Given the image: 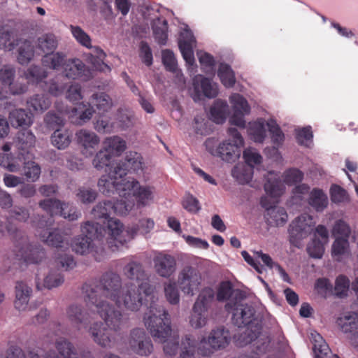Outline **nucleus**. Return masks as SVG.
<instances>
[{
	"mask_svg": "<svg viewBox=\"0 0 358 358\" xmlns=\"http://www.w3.org/2000/svg\"><path fill=\"white\" fill-rule=\"evenodd\" d=\"M153 34L159 45L166 43L168 39V23L166 20H164L159 26L156 25L153 27Z\"/></svg>",
	"mask_w": 358,
	"mask_h": 358,
	"instance_id": "64",
	"label": "nucleus"
},
{
	"mask_svg": "<svg viewBox=\"0 0 358 358\" xmlns=\"http://www.w3.org/2000/svg\"><path fill=\"white\" fill-rule=\"evenodd\" d=\"M85 302L90 308L94 307L98 315L103 320L102 322H94L89 329L93 341L102 348H110L115 343V336L112 331L117 332L125 323L121 311L113 305L98 300L96 290L91 286L85 285L83 287Z\"/></svg>",
	"mask_w": 358,
	"mask_h": 358,
	"instance_id": "2",
	"label": "nucleus"
},
{
	"mask_svg": "<svg viewBox=\"0 0 358 358\" xmlns=\"http://www.w3.org/2000/svg\"><path fill=\"white\" fill-rule=\"evenodd\" d=\"M131 350L140 356H148L153 351L150 338L146 336L144 329L136 328L131 331L129 338Z\"/></svg>",
	"mask_w": 358,
	"mask_h": 358,
	"instance_id": "16",
	"label": "nucleus"
},
{
	"mask_svg": "<svg viewBox=\"0 0 358 358\" xmlns=\"http://www.w3.org/2000/svg\"><path fill=\"white\" fill-rule=\"evenodd\" d=\"M85 285L95 289L98 300L109 303L101 299L103 296L115 301L118 307L123 306L131 311L138 310L143 304L148 308L152 301H158L154 296V287L148 282L141 283L137 289L132 285H126L125 288L122 291V279L117 273L112 271L102 274L99 285L85 282L82 287L84 298L85 294L83 287Z\"/></svg>",
	"mask_w": 358,
	"mask_h": 358,
	"instance_id": "1",
	"label": "nucleus"
},
{
	"mask_svg": "<svg viewBox=\"0 0 358 358\" xmlns=\"http://www.w3.org/2000/svg\"><path fill=\"white\" fill-rule=\"evenodd\" d=\"M66 55L60 52H51L45 54L42 58V64L44 66L53 70H62L66 61Z\"/></svg>",
	"mask_w": 358,
	"mask_h": 358,
	"instance_id": "31",
	"label": "nucleus"
},
{
	"mask_svg": "<svg viewBox=\"0 0 358 358\" xmlns=\"http://www.w3.org/2000/svg\"><path fill=\"white\" fill-rule=\"evenodd\" d=\"M71 130L57 129L51 136V141L54 146L59 150H64L71 143Z\"/></svg>",
	"mask_w": 358,
	"mask_h": 358,
	"instance_id": "37",
	"label": "nucleus"
},
{
	"mask_svg": "<svg viewBox=\"0 0 358 358\" xmlns=\"http://www.w3.org/2000/svg\"><path fill=\"white\" fill-rule=\"evenodd\" d=\"M264 217L271 227L283 226L287 221L288 215L282 207L274 206L273 209H268Z\"/></svg>",
	"mask_w": 358,
	"mask_h": 358,
	"instance_id": "30",
	"label": "nucleus"
},
{
	"mask_svg": "<svg viewBox=\"0 0 358 358\" xmlns=\"http://www.w3.org/2000/svg\"><path fill=\"white\" fill-rule=\"evenodd\" d=\"M9 121L14 127H29L32 123V115L24 109H15L10 113Z\"/></svg>",
	"mask_w": 358,
	"mask_h": 358,
	"instance_id": "34",
	"label": "nucleus"
},
{
	"mask_svg": "<svg viewBox=\"0 0 358 358\" xmlns=\"http://www.w3.org/2000/svg\"><path fill=\"white\" fill-rule=\"evenodd\" d=\"M199 271L191 266H185L178 275V285L181 291L188 295H194L201 283Z\"/></svg>",
	"mask_w": 358,
	"mask_h": 358,
	"instance_id": "14",
	"label": "nucleus"
},
{
	"mask_svg": "<svg viewBox=\"0 0 358 358\" xmlns=\"http://www.w3.org/2000/svg\"><path fill=\"white\" fill-rule=\"evenodd\" d=\"M32 289L23 281H17L15 285V307L19 310H24L28 305Z\"/></svg>",
	"mask_w": 358,
	"mask_h": 358,
	"instance_id": "25",
	"label": "nucleus"
},
{
	"mask_svg": "<svg viewBox=\"0 0 358 358\" xmlns=\"http://www.w3.org/2000/svg\"><path fill=\"white\" fill-rule=\"evenodd\" d=\"M225 310L232 313V320L238 327L249 325L255 316V310L252 306L242 302V298L237 296L227 302Z\"/></svg>",
	"mask_w": 358,
	"mask_h": 358,
	"instance_id": "11",
	"label": "nucleus"
},
{
	"mask_svg": "<svg viewBox=\"0 0 358 358\" xmlns=\"http://www.w3.org/2000/svg\"><path fill=\"white\" fill-rule=\"evenodd\" d=\"M215 300V292L213 288L204 287L199 292L192 307L189 323L195 329L205 326L208 319V312Z\"/></svg>",
	"mask_w": 358,
	"mask_h": 358,
	"instance_id": "7",
	"label": "nucleus"
},
{
	"mask_svg": "<svg viewBox=\"0 0 358 358\" xmlns=\"http://www.w3.org/2000/svg\"><path fill=\"white\" fill-rule=\"evenodd\" d=\"M313 137V131L310 126L296 130V141L301 145L309 147Z\"/></svg>",
	"mask_w": 358,
	"mask_h": 358,
	"instance_id": "61",
	"label": "nucleus"
},
{
	"mask_svg": "<svg viewBox=\"0 0 358 358\" xmlns=\"http://www.w3.org/2000/svg\"><path fill=\"white\" fill-rule=\"evenodd\" d=\"M144 322L155 341L164 343L165 354L175 355L179 345L178 337L167 339L171 334V319L168 312L158 301H152L150 303L148 312L144 317Z\"/></svg>",
	"mask_w": 358,
	"mask_h": 358,
	"instance_id": "3",
	"label": "nucleus"
},
{
	"mask_svg": "<svg viewBox=\"0 0 358 358\" xmlns=\"http://www.w3.org/2000/svg\"><path fill=\"white\" fill-rule=\"evenodd\" d=\"M308 203L317 212H322L328 205V198L323 190L314 188L310 193Z\"/></svg>",
	"mask_w": 358,
	"mask_h": 358,
	"instance_id": "35",
	"label": "nucleus"
},
{
	"mask_svg": "<svg viewBox=\"0 0 358 358\" xmlns=\"http://www.w3.org/2000/svg\"><path fill=\"white\" fill-rule=\"evenodd\" d=\"M70 30L73 36L83 46L91 48V38L90 36L79 26L70 25Z\"/></svg>",
	"mask_w": 358,
	"mask_h": 358,
	"instance_id": "57",
	"label": "nucleus"
},
{
	"mask_svg": "<svg viewBox=\"0 0 358 358\" xmlns=\"http://www.w3.org/2000/svg\"><path fill=\"white\" fill-rule=\"evenodd\" d=\"M65 203H62L59 199H48L39 202V206L45 210L49 217L41 216L38 220L36 227L37 232L41 240L48 245L55 248L64 252L69 249V244L62 233L59 229L49 231L54 223L53 216L62 214Z\"/></svg>",
	"mask_w": 358,
	"mask_h": 358,
	"instance_id": "4",
	"label": "nucleus"
},
{
	"mask_svg": "<svg viewBox=\"0 0 358 358\" xmlns=\"http://www.w3.org/2000/svg\"><path fill=\"white\" fill-rule=\"evenodd\" d=\"M24 76L29 83L38 84L48 77V72L39 66L33 65L24 71Z\"/></svg>",
	"mask_w": 358,
	"mask_h": 358,
	"instance_id": "46",
	"label": "nucleus"
},
{
	"mask_svg": "<svg viewBox=\"0 0 358 358\" xmlns=\"http://www.w3.org/2000/svg\"><path fill=\"white\" fill-rule=\"evenodd\" d=\"M329 192L331 200L333 203H339L348 200L347 191L338 185H332Z\"/></svg>",
	"mask_w": 358,
	"mask_h": 358,
	"instance_id": "62",
	"label": "nucleus"
},
{
	"mask_svg": "<svg viewBox=\"0 0 358 358\" xmlns=\"http://www.w3.org/2000/svg\"><path fill=\"white\" fill-rule=\"evenodd\" d=\"M111 160L112 156L102 148V149H101L94 156L92 164L97 170H103L106 168H108L109 173L110 170H113L114 168L110 167Z\"/></svg>",
	"mask_w": 358,
	"mask_h": 358,
	"instance_id": "48",
	"label": "nucleus"
},
{
	"mask_svg": "<svg viewBox=\"0 0 358 358\" xmlns=\"http://www.w3.org/2000/svg\"><path fill=\"white\" fill-rule=\"evenodd\" d=\"M23 155L24 152L21 151H20L18 157H13L7 153L2 154L0 155V166L10 172H21L23 162H26L24 158L22 159L21 157Z\"/></svg>",
	"mask_w": 358,
	"mask_h": 358,
	"instance_id": "29",
	"label": "nucleus"
},
{
	"mask_svg": "<svg viewBox=\"0 0 358 358\" xmlns=\"http://www.w3.org/2000/svg\"><path fill=\"white\" fill-rule=\"evenodd\" d=\"M195 42L193 34L188 30L182 32L178 40V47L182 57L189 65L194 63L193 45Z\"/></svg>",
	"mask_w": 358,
	"mask_h": 358,
	"instance_id": "22",
	"label": "nucleus"
},
{
	"mask_svg": "<svg viewBox=\"0 0 358 358\" xmlns=\"http://www.w3.org/2000/svg\"><path fill=\"white\" fill-rule=\"evenodd\" d=\"M349 243L348 238H336L332 245V255L337 257L339 261V257L345 255L348 252Z\"/></svg>",
	"mask_w": 358,
	"mask_h": 358,
	"instance_id": "60",
	"label": "nucleus"
},
{
	"mask_svg": "<svg viewBox=\"0 0 358 358\" xmlns=\"http://www.w3.org/2000/svg\"><path fill=\"white\" fill-rule=\"evenodd\" d=\"M180 358H194L196 341L192 335H186L182 341Z\"/></svg>",
	"mask_w": 358,
	"mask_h": 358,
	"instance_id": "55",
	"label": "nucleus"
},
{
	"mask_svg": "<svg viewBox=\"0 0 358 358\" xmlns=\"http://www.w3.org/2000/svg\"><path fill=\"white\" fill-rule=\"evenodd\" d=\"M233 110L241 113H249L250 107L247 100L239 94H233L229 98Z\"/></svg>",
	"mask_w": 358,
	"mask_h": 358,
	"instance_id": "51",
	"label": "nucleus"
},
{
	"mask_svg": "<svg viewBox=\"0 0 358 358\" xmlns=\"http://www.w3.org/2000/svg\"><path fill=\"white\" fill-rule=\"evenodd\" d=\"M92 242L93 241L90 240V237L79 236L73 241V250L80 255L87 254L92 251Z\"/></svg>",
	"mask_w": 358,
	"mask_h": 358,
	"instance_id": "50",
	"label": "nucleus"
},
{
	"mask_svg": "<svg viewBox=\"0 0 358 358\" xmlns=\"http://www.w3.org/2000/svg\"><path fill=\"white\" fill-rule=\"evenodd\" d=\"M6 231L13 241L15 259L26 264H38L45 258L44 249L41 245L30 244L24 233L12 224L9 218H6V222L0 220V234L3 236Z\"/></svg>",
	"mask_w": 358,
	"mask_h": 358,
	"instance_id": "5",
	"label": "nucleus"
},
{
	"mask_svg": "<svg viewBox=\"0 0 358 358\" xmlns=\"http://www.w3.org/2000/svg\"><path fill=\"white\" fill-rule=\"evenodd\" d=\"M67 317L71 323L78 329L86 328L90 322V316L83 311L80 306L73 304L66 310Z\"/></svg>",
	"mask_w": 358,
	"mask_h": 358,
	"instance_id": "24",
	"label": "nucleus"
},
{
	"mask_svg": "<svg viewBox=\"0 0 358 358\" xmlns=\"http://www.w3.org/2000/svg\"><path fill=\"white\" fill-rule=\"evenodd\" d=\"M350 287L349 279L343 275H338L335 282L334 292L338 297L343 298L348 295Z\"/></svg>",
	"mask_w": 358,
	"mask_h": 358,
	"instance_id": "59",
	"label": "nucleus"
},
{
	"mask_svg": "<svg viewBox=\"0 0 358 358\" xmlns=\"http://www.w3.org/2000/svg\"><path fill=\"white\" fill-rule=\"evenodd\" d=\"M18 48L17 61L20 64H28L34 55V46L31 41L24 40L20 43Z\"/></svg>",
	"mask_w": 358,
	"mask_h": 358,
	"instance_id": "43",
	"label": "nucleus"
},
{
	"mask_svg": "<svg viewBox=\"0 0 358 358\" xmlns=\"http://www.w3.org/2000/svg\"><path fill=\"white\" fill-rule=\"evenodd\" d=\"M109 220L108 221H110ZM108 223H106L105 221L103 222V224H100L96 222H90L87 221L85 223V224L82 227L81 231L83 234V236L85 237H90V240L93 241V239H101L106 234L108 235V244L109 247L114 250L113 248L115 247L116 249H118L121 245L119 244L117 239L115 238L114 236L110 233L109 229H108Z\"/></svg>",
	"mask_w": 358,
	"mask_h": 358,
	"instance_id": "15",
	"label": "nucleus"
},
{
	"mask_svg": "<svg viewBox=\"0 0 358 358\" xmlns=\"http://www.w3.org/2000/svg\"><path fill=\"white\" fill-rule=\"evenodd\" d=\"M57 40L52 34H45L38 38L37 47L45 53L52 52L57 47Z\"/></svg>",
	"mask_w": 358,
	"mask_h": 358,
	"instance_id": "47",
	"label": "nucleus"
},
{
	"mask_svg": "<svg viewBox=\"0 0 358 358\" xmlns=\"http://www.w3.org/2000/svg\"><path fill=\"white\" fill-rule=\"evenodd\" d=\"M103 148L113 157H119L127 148L126 141L118 136L107 137L103 141Z\"/></svg>",
	"mask_w": 358,
	"mask_h": 358,
	"instance_id": "26",
	"label": "nucleus"
},
{
	"mask_svg": "<svg viewBox=\"0 0 358 358\" xmlns=\"http://www.w3.org/2000/svg\"><path fill=\"white\" fill-rule=\"evenodd\" d=\"M113 213V203L112 201L105 200L98 203L92 209V214L96 219L103 218L106 223H108L109 220H115L110 218V215Z\"/></svg>",
	"mask_w": 358,
	"mask_h": 358,
	"instance_id": "38",
	"label": "nucleus"
},
{
	"mask_svg": "<svg viewBox=\"0 0 358 358\" xmlns=\"http://www.w3.org/2000/svg\"><path fill=\"white\" fill-rule=\"evenodd\" d=\"M68 87L66 78L62 75H57L47 83L48 92L54 96H59L64 92Z\"/></svg>",
	"mask_w": 358,
	"mask_h": 358,
	"instance_id": "41",
	"label": "nucleus"
},
{
	"mask_svg": "<svg viewBox=\"0 0 358 358\" xmlns=\"http://www.w3.org/2000/svg\"><path fill=\"white\" fill-rule=\"evenodd\" d=\"M92 106H96L99 113L108 111L112 106L110 96L103 92L93 94L90 101Z\"/></svg>",
	"mask_w": 358,
	"mask_h": 358,
	"instance_id": "42",
	"label": "nucleus"
},
{
	"mask_svg": "<svg viewBox=\"0 0 358 358\" xmlns=\"http://www.w3.org/2000/svg\"><path fill=\"white\" fill-rule=\"evenodd\" d=\"M229 113V106L224 101L217 99L210 109V115L212 120L217 124L223 123Z\"/></svg>",
	"mask_w": 358,
	"mask_h": 358,
	"instance_id": "32",
	"label": "nucleus"
},
{
	"mask_svg": "<svg viewBox=\"0 0 358 358\" xmlns=\"http://www.w3.org/2000/svg\"><path fill=\"white\" fill-rule=\"evenodd\" d=\"M206 150L213 156L220 157L229 163L234 162L241 155V150L237 145L229 141H224L217 145L214 138H208L205 142Z\"/></svg>",
	"mask_w": 358,
	"mask_h": 358,
	"instance_id": "13",
	"label": "nucleus"
},
{
	"mask_svg": "<svg viewBox=\"0 0 358 358\" xmlns=\"http://www.w3.org/2000/svg\"><path fill=\"white\" fill-rule=\"evenodd\" d=\"M108 224L110 233L117 239L120 245H123L134 238L138 231L141 234L150 232L153 229L155 223L150 218H143L139 220L136 227H127L126 229L120 220H110Z\"/></svg>",
	"mask_w": 358,
	"mask_h": 358,
	"instance_id": "9",
	"label": "nucleus"
},
{
	"mask_svg": "<svg viewBox=\"0 0 358 358\" xmlns=\"http://www.w3.org/2000/svg\"><path fill=\"white\" fill-rule=\"evenodd\" d=\"M55 347L62 357L64 358H79L78 353L71 342L66 338H59L56 341ZM29 358H58L54 351H49L45 355L30 352Z\"/></svg>",
	"mask_w": 358,
	"mask_h": 358,
	"instance_id": "19",
	"label": "nucleus"
},
{
	"mask_svg": "<svg viewBox=\"0 0 358 358\" xmlns=\"http://www.w3.org/2000/svg\"><path fill=\"white\" fill-rule=\"evenodd\" d=\"M264 187L266 194L271 197L280 196L285 190L284 185L280 177L273 172L268 173Z\"/></svg>",
	"mask_w": 358,
	"mask_h": 358,
	"instance_id": "27",
	"label": "nucleus"
},
{
	"mask_svg": "<svg viewBox=\"0 0 358 358\" xmlns=\"http://www.w3.org/2000/svg\"><path fill=\"white\" fill-rule=\"evenodd\" d=\"M36 143V137L29 130L23 129L19 131L15 139V143L19 151L29 154V149L32 148Z\"/></svg>",
	"mask_w": 358,
	"mask_h": 358,
	"instance_id": "28",
	"label": "nucleus"
},
{
	"mask_svg": "<svg viewBox=\"0 0 358 358\" xmlns=\"http://www.w3.org/2000/svg\"><path fill=\"white\" fill-rule=\"evenodd\" d=\"M315 225V222L308 214L304 213L297 217L289 227L291 244L298 246L302 239L307 238L313 231Z\"/></svg>",
	"mask_w": 358,
	"mask_h": 358,
	"instance_id": "12",
	"label": "nucleus"
},
{
	"mask_svg": "<svg viewBox=\"0 0 358 358\" xmlns=\"http://www.w3.org/2000/svg\"><path fill=\"white\" fill-rule=\"evenodd\" d=\"M254 168L252 166L238 164L232 169V176L242 184L248 183L253 176Z\"/></svg>",
	"mask_w": 358,
	"mask_h": 358,
	"instance_id": "39",
	"label": "nucleus"
},
{
	"mask_svg": "<svg viewBox=\"0 0 358 358\" xmlns=\"http://www.w3.org/2000/svg\"><path fill=\"white\" fill-rule=\"evenodd\" d=\"M62 71V76L66 79L87 81L92 77L91 70L77 58L67 59Z\"/></svg>",
	"mask_w": 358,
	"mask_h": 358,
	"instance_id": "17",
	"label": "nucleus"
},
{
	"mask_svg": "<svg viewBox=\"0 0 358 358\" xmlns=\"http://www.w3.org/2000/svg\"><path fill=\"white\" fill-rule=\"evenodd\" d=\"M27 107L35 113H43L51 105V101L44 94H36L31 96L27 101Z\"/></svg>",
	"mask_w": 358,
	"mask_h": 358,
	"instance_id": "33",
	"label": "nucleus"
},
{
	"mask_svg": "<svg viewBox=\"0 0 358 358\" xmlns=\"http://www.w3.org/2000/svg\"><path fill=\"white\" fill-rule=\"evenodd\" d=\"M231 341V334L224 327L213 329L207 338H203L199 344V352L209 356L213 351L225 348Z\"/></svg>",
	"mask_w": 358,
	"mask_h": 358,
	"instance_id": "10",
	"label": "nucleus"
},
{
	"mask_svg": "<svg viewBox=\"0 0 358 358\" xmlns=\"http://www.w3.org/2000/svg\"><path fill=\"white\" fill-rule=\"evenodd\" d=\"M115 189L111 192L110 196L115 194L124 196L128 195L131 199L136 201L138 207H144L152 201L153 189L150 186L140 185L138 180L132 179L129 181L120 183L115 186Z\"/></svg>",
	"mask_w": 358,
	"mask_h": 358,
	"instance_id": "8",
	"label": "nucleus"
},
{
	"mask_svg": "<svg viewBox=\"0 0 358 358\" xmlns=\"http://www.w3.org/2000/svg\"><path fill=\"white\" fill-rule=\"evenodd\" d=\"M20 40L15 39L11 31L0 32V48L5 51H11L19 45Z\"/></svg>",
	"mask_w": 358,
	"mask_h": 358,
	"instance_id": "53",
	"label": "nucleus"
},
{
	"mask_svg": "<svg viewBox=\"0 0 358 358\" xmlns=\"http://www.w3.org/2000/svg\"><path fill=\"white\" fill-rule=\"evenodd\" d=\"M324 243L317 238H314L307 247L309 255L313 258H321L324 252Z\"/></svg>",
	"mask_w": 358,
	"mask_h": 358,
	"instance_id": "63",
	"label": "nucleus"
},
{
	"mask_svg": "<svg viewBox=\"0 0 358 358\" xmlns=\"http://www.w3.org/2000/svg\"><path fill=\"white\" fill-rule=\"evenodd\" d=\"M313 351L315 358H327L331 350L320 334L314 338Z\"/></svg>",
	"mask_w": 358,
	"mask_h": 358,
	"instance_id": "54",
	"label": "nucleus"
},
{
	"mask_svg": "<svg viewBox=\"0 0 358 358\" xmlns=\"http://www.w3.org/2000/svg\"><path fill=\"white\" fill-rule=\"evenodd\" d=\"M152 262L155 273L162 278H169L176 271V260L169 254L157 252L154 256Z\"/></svg>",
	"mask_w": 358,
	"mask_h": 358,
	"instance_id": "18",
	"label": "nucleus"
},
{
	"mask_svg": "<svg viewBox=\"0 0 358 358\" xmlns=\"http://www.w3.org/2000/svg\"><path fill=\"white\" fill-rule=\"evenodd\" d=\"M123 273L127 278L131 280H135L137 282V285L132 283L128 284L129 285H132L134 287H136V289L141 283H149L147 281L148 277L145 271L143 264L140 262L134 260L130 261L124 266Z\"/></svg>",
	"mask_w": 358,
	"mask_h": 358,
	"instance_id": "21",
	"label": "nucleus"
},
{
	"mask_svg": "<svg viewBox=\"0 0 358 358\" xmlns=\"http://www.w3.org/2000/svg\"><path fill=\"white\" fill-rule=\"evenodd\" d=\"M234 292L232 284L229 281H222L218 286L216 299L220 302L230 299Z\"/></svg>",
	"mask_w": 358,
	"mask_h": 358,
	"instance_id": "58",
	"label": "nucleus"
},
{
	"mask_svg": "<svg viewBox=\"0 0 358 358\" xmlns=\"http://www.w3.org/2000/svg\"><path fill=\"white\" fill-rule=\"evenodd\" d=\"M217 76L224 86L228 88L234 87L236 83L235 74L229 65L224 63L220 64Z\"/></svg>",
	"mask_w": 358,
	"mask_h": 358,
	"instance_id": "45",
	"label": "nucleus"
},
{
	"mask_svg": "<svg viewBox=\"0 0 358 358\" xmlns=\"http://www.w3.org/2000/svg\"><path fill=\"white\" fill-rule=\"evenodd\" d=\"M120 199H117L113 203V213L117 215H126L134 206V199H131L130 196L125 195L124 196H120Z\"/></svg>",
	"mask_w": 358,
	"mask_h": 358,
	"instance_id": "44",
	"label": "nucleus"
},
{
	"mask_svg": "<svg viewBox=\"0 0 358 358\" xmlns=\"http://www.w3.org/2000/svg\"><path fill=\"white\" fill-rule=\"evenodd\" d=\"M69 113L73 124L82 125L92 118L94 110L90 102L87 104L82 102L71 108Z\"/></svg>",
	"mask_w": 358,
	"mask_h": 358,
	"instance_id": "20",
	"label": "nucleus"
},
{
	"mask_svg": "<svg viewBox=\"0 0 358 358\" xmlns=\"http://www.w3.org/2000/svg\"><path fill=\"white\" fill-rule=\"evenodd\" d=\"M21 171V174L24 176L28 181L34 182L39 179L41 169L36 162L30 160L23 162Z\"/></svg>",
	"mask_w": 358,
	"mask_h": 358,
	"instance_id": "40",
	"label": "nucleus"
},
{
	"mask_svg": "<svg viewBox=\"0 0 358 358\" xmlns=\"http://www.w3.org/2000/svg\"><path fill=\"white\" fill-rule=\"evenodd\" d=\"M78 143L83 148V154L92 155L93 150L99 144V137L93 131L80 129L76 134Z\"/></svg>",
	"mask_w": 358,
	"mask_h": 358,
	"instance_id": "23",
	"label": "nucleus"
},
{
	"mask_svg": "<svg viewBox=\"0 0 358 358\" xmlns=\"http://www.w3.org/2000/svg\"><path fill=\"white\" fill-rule=\"evenodd\" d=\"M338 326L344 333H350L358 329V314L350 312L336 320Z\"/></svg>",
	"mask_w": 358,
	"mask_h": 358,
	"instance_id": "36",
	"label": "nucleus"
},
{
	"mask_svg": "<svg viewBox=\"0 0 358 358\" xmlns=\"http://www.w3.org/2000/svg\"><path fill=\"white\" fill-rule=\"evenodd\" d=\"M248 134L256 143H263L266 138V129L263 122L257 121L250 124Z\"/></svg>",
	"mask_w": 358,
	"mask_h": 358,
	"instance_id": "49",
	"label": "nucleus"
},
{
	"mask_svg": "<svg viewBox=\"0 0 358 358\" xmlns=\"http://www.w3.org/2000/svg\"><path fill=\"white\" fill-rule=\"evenodd\" d=\"M143 165V157L140 153L131 151L127 152L124 161L116 164L107 175L100 178L98 181L99 191L106 196H110L111 192L115 189V185L129 181L124 178L129 171L142 170Z\"/></svg>",
	"mask_w": 358,
	"mask_h": 358,
	"instance_id": "6",
	"label": "nucleus"
},
{
	"mask_svg": "<svg viewBox=\"0 0 358 358\" xmlns=\"http://www.w3.org/2000/svg\"><path fill=\"white\" fill-rule=\"evenodd\" d=\"M64 275L58 270L51 269L45 277L43 287L50 289L60 286L64 282Z\"/></svg>",
	"mask_w": 358,
	"mask_h": 358,
	"instance_id": "52",
	"label": "nucleus"
},
{
	"mask_svg": "<svg viewBox=\"0 0 358 358\" xmlns=\"http://www.w3.org/2000/svg\"><path fill=\"white\" fill-rule=\"evenodd\" d=\"M267 126L273 145L277 147L281 145L285 140V135L279 125L275 121L271 120L267 123Z\"/></svg>",
	"mask_w": 358,
	"mask_h": 358,
	"instance_id": "56",
	"label": "nucleus"
}]
</instances>
